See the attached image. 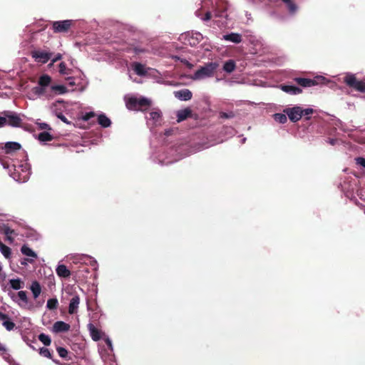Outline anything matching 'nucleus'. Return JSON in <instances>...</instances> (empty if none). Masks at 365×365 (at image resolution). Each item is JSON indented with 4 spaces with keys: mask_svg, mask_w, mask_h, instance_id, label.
Instances as JSON below:
<instances>
[{
    "mask_svg": "<svg viewBox=\"0 0 365 365\" xmlns=\"http://www.w3.org/2000/svg\"><path fill=\"white\" fill-rule=\"evenodd\" d=\"M338 187L344 193L346 197L350 199L355 198L354 192H356L357 195H359V189L356 179L348 177L341 180L338 184Z\"/></svg>",
    "mask_w": 365,
    "mask_h": 365,
    "instance_id": "nucleus-1",
    "label": "nucleus"
},
{
    "mask_svg": "<svg viewBox=\"0 0 365 365\" xmlns=\"http://www.w3.org/2000/svg\"><path fill=\"white\" fill-rule=\"evenodd\" d=\"M52 78L48 74L41 75L38 81V86L33 87L30 91V95L33 98L44 96L46 93V88L51 83Z\"/></svg>",
    "mask_w": 365,
    "mask_h": 365,
    "instance_id": "nucleus-2",
    "label": "nucleus"
},
{
    "mask_svg": "<svg viewBox=\"0 0 365 365\" xmlns=\"http://www.w3.org/2000/svg\"><path fill=\"white\" fill-rule=\"evenodd\" d=\"M294 81L302 87L309 88L317 85H325L328 84L330 81L327 78L319 76L314 78H295Z\"/></svg>",
    "mask_w": 365,
    "mask_h": 365,
    "instance_id": "nucleus-3",
    "label": "nucleus"
},
{
    "mask_svg": "<svg viewBox=\"0 0 365 365\" xmlns=\"http://www.w3.org/2000/svg\"><path fill=\"white\" fill-rule=\"evenodd\" d=\"M218 67V64L215 62H211L202 66L200 68L197 70L192 77L195 80L202 79L207 77H210L213 75L214 72Z\"/></svg>",
    "mask_w": 365,
    "mask_h": 365,
    "instance_id": "nucleus-4",
    "label": "nucleus"
},
{
    "mask_svg": "<svg viewBox=\"0 0 365 365\" xmlns=\"http://www.w3.org/2000/svg\"><path fill=\"white\" fill-rule=\"evenodd\" d=\"M344 81L347 86L360 92H365V81H359L354 74L347 73Z\"/></svg>",
    "mask_w": 365,
    "mask_h": 365,
    "instance_id": "nucleus-5",
    "label": "nucleus"
},
{
    "mask_svg": "<svg viewBox=\"0 0 365 365\" xmlns=\"http://www.w3.org/2000/svg\"><path fill=\"white\" fill-rule=\"evenodd\" d=\"M13 301L16 302L21 308L31 309L32 305L29 306V299L26 292L19 291L16 294L14 293L9 294Z\"/></svg>",
    "mask_w": 365,
    "mask_h": 365,
    "instance_id": "nucleus-6",
    "label": "nucleus"
},
{
    "mask_svg": "<svg viewBox=\"0 0 365 365\" xmlns=\"http://www.w3.org/2000/svg\"><path fill=\"white\" fill-rule=\"evenodd\" d=\"M73 24V20L56 21L53 22L52 29L54 33H66Z\"/></svg>",
    "mask_w": 365,
    "mask_h": 365,
    "instance_id": "nucleus-7",
    "label": "nucleus"
},
{
    "mask_svg": "<svg viewBox=\"0 0 365 365\" xmlns=\"http://www.w3.org/2000/svg\"><path fill=\"white\" fill-rule=\"evenodd\" d=\"M3 114L6 118V125L12 127H21L22 119L19 114L11 111H4Z\"/></svg>",
    "mask_w": 365,
    "mask_h": 365,
    "instance_id": "nucleus-8",
    "label": "nucleus"
},
{
    "mask_svg": "<svg viewBox=\"0 0 365 365\" xmlns=\"http://www.w3.org/2000/svg\"><path fill=\"white\" fill-rule=\"evenodd\" d=\"M4 168L9 169V172L10 175L16 180L20 181L21 180H25L26 178L28 176V173H26L22 178H21V174L19 170V169L21 168V170L24 172L23 167L24 165H19L18 167V169H16V167L14 165H12L11 166H9L6 163H3Z\"/></svg>",
    "mask_w": 365,
    "mask_h": 365,
    "instance_id": "nucleus-9",
    "label": "nucleus"
},
{
    "mask_svg": "<svg viewBox=\"0 0 365 365\" xmlns=\"http://www.w3.org/2000/svg\"><path fill=\"white\" fill-rule=\"evenodd\" d=\"M284 112L287 115L289 119L292 122H297L302 117V108L294 106L284 109Z\"/></svg>",
    "mask_w": 365,
    "mask_h": 365,
    "instance_id": "nucleus-10",
    "label": "nucleus"
},
{
    "mask_svg": "<svg viewBox=\"0 0 365 365\" xmlns=\"http://www.w3.org/2000/svg\"><path fill=\"white\" fill-rule=\"evenodd\" d=\"M31 54L36 62L41 63H47L52 56L51 53L43 51H33Z\"/></svg>",
    "mask_w": 365,
    "mask_h": 365,
    "instance_id": "nucleus-11",
    "label": "nucleus"
},
{
    "mask_svg": "<svg viewBox=\"0 0 365 365\" xmlns=\"http://www.w3.org/2000/svg\"><path fill=\"white\" fill-rule=\"evenodd\" d=\"M174 96L175 98L181 101H189L192 98V93L190 90L185 88L175 91Z\"/></svg>",
    "mask_w": 365,
    "mask_h": 365,
    "instance_id": "nucleus-12",
    "label": "nucleus"
},
{
    "mask_svg": "<svg viewBox=\"0 0 365 365\" xmlns=\"http://www.w3.org/2000/svg\"><path fill=\"white\" fill-rule=\"evenodd\" d=\"M71 327L68 324L62 321H58L53 325V331L55 333L66 332Z\"/></svg>",
    "mask_w": 365,
    "mask_h": 365,
    "instance_id": "nucleus-13",
    "label": "nucleus"
},
{
    "mask_svg": "<svg viewBox=\"0 0 365 365\" xmlns=\"http://www.w3.org/2000/svg\"><path fill=\"white\" fill-rule=\"evenodd\" d=\"M21 148V145L16 142H7L3 149L5 153L12 154L13 153L19 150Z\"/></svg>",
    "mask_w": 365,
    "mask_h": 365,
    "instance_id": "nucleus-14",
    "label": "nucleus"
},
{
    "mask_svg": "<svg viewBox=\"0 0 365 365\" xmlns=\"http://www.w3.org/2000/svg\"><path fill=\"white\" fill-rule=\"evenodd\" d=\"M80 304V297L78 295L73 296L69 303L68 313L73 314L78 312V305Z\"/></svg>",
    "mask_w": 365,
    "mask_h": 365,
    "instance_id": "nucleus-15",
    "label": "nucleus"
},
{
    "mask_svg": "<svg viewBox=\"0 0 365 365\" xmlns=\"http://www.w3.org/2000/svg\"><path fill=\"white\" fill-rule=\"evenodd\" d=\"M88 329L93 341H97L101 339V331L96 328L94 324L89 323L88 324Z\"/></svg>",
    "mask_w": 365,
    "mask_h": 365,
    "instance_id": "nucleus-16",
    "label": "nucleus"
},
{
    "mask_svg": "<svg viewBox=\"0 0 365 365\" xmlns=\"http://www.w3.org/2000/svg\"><path fill=\"white\" fill-rule=\"evenodd\" d=\"M280 88L284 92L291 95H297L302 91L301 88L292 85H282Z\"/></svg>",
    "mask_w": 365,
    "mask_h": 365,
    "instance_id": "nucleus-17",
    "label": "nucleus"
},
{
    "mask_svg": "<svg viewBox=\"0 0 365 365\" xmlns=\"http://www.w3.org/2000/svg\"><path fill=\"white\" fill-rule=\"evenodd\" d=\"M132 66H133V71H135V73L137 75H138L140 76H144L147 75L148 71L143 64H142L140 63L135 62L133 63Z\"/></svg>",
    "mask_w": 365,
    "mask_h": 365,
    "instance_id": "nucleus-18",
    "label": "nucleus"
},
{
    "mask_svg": "<svg viewBox=\"0 0 365 365\" xmlns=\"http://www.w3.org/2000/svg\"><path fill=\"white\" fill-rule=\"evenodd\" d=\"M56 272L60 277L68 278L71 276V271L64 264L58 265Z\"/></svg>",
    "mask_w": 365,
    "mask_h": 365,
    "instance_id": "nucleus-19",
    "label": "nucleus"
},
{
    "mask_svg": "<svg viewBox=\"0 0 365 365\" xmlns=\"http://www.w3.org/2000/svg\"><path fill=\"white\" fill-rule=\"evenodd\" d=\"M192 115V110L189 108H186L185 109L180 110L178 111L177 113V121L178 123L182 122L186 120L187 118L190 117Z\"/></svg>",
    "mask_w": 365,
    "mask_h": 365,
    "instance_id": "nucleus-20",
    "label": "nucleus"
},
{
    "mask_svg": "<svg viewBox=\"0 0 365 365\" xmlns=\"http://www.w3.org/2000/svg\"><path fill=\"white\" fill-rule=\"evenodd\" d=\"M149 119L153 120V123L157 124H160L161 120H162V113L160 110H155L152 111L149 113Z\"/></svg>",
    "mask_w": 365,
    "mask_h": 365,
    "instance_id": "nucleus-21",
    "label": "nucleus"
},
{
    "mask_svg": "<svg viewBox=\"0 0 365 365\" xmlns=\"http://www.w3.org/2000/svg\"><path fill=\"white\" fill-rule=\"evenodd\" d=\"M98 123L103 128H108L111 125V120L103 113L98 116Z\"/></svg>",
    "mask_w": 365,
    "mask_h": 365,
    "instance_id": "nucleus-22",
    "label": "nucleus"
},
{
    "mask_svg": "<svg viewBox=\"0 0 365 365\" xmlns=\"http://www.w3.org/2000/svg\"><path fill=\"white\" fill-rule=\"evenodd\" d=\"M126 107L129 110H138V98L135 97L129 98L126 102Z\"/></svg>",
    "mask_w": 365,
    "mask_h": 365,
    "instance_id": "nucleus-23",
    "label": "nucleus"
},
{
    "mask_svg": "<svg viewBox=\"0 0 365 365\" xmlns=\"http://www.w3.org/2000/svg\"><path fill=\"white\" fill-rule=\"evenodd\" d=\"M31 290L33 293L34 297L36 299L41 292L40 284L37 281L33 282L31 286Z\"/></svg>",
    "mask_w": 365,
    "mask_h": 365,
    "instance_id": "nucleus-24",
    "label": "nucleus"
},
{
    "mask_svg": "<svg viewBox=\"0 0 365 365\" xmlns=\"http://www.w3.org/2000/svg\"><path fill=\"white\" fill-rule=\"evenodd\" d=\"M282 1L287 5L289 12L291 14H294L297 11V6L292 0H282Z\"/></svg>",
    "mask_w": 365,
    "mask_h": 365,
    "instance_id": "nucleus-25",
    "label": "nucleus"
},
{
    "mask_svg": "<svg viewBox=\"0 0 365 365\" xmlns=\"http://www.w3.org/2000/svg\"><path fill=\"white\" fill-rule=\"evenodd\" d=\"M21 252L24 255H26V256H29V257H34V258H36L37 257V255L30 247H29L26 245H24L21 247Z\"/></svg>",
    "mask_w": 365,
    "mask_h": 365,
    "instance_id": "nucleus-26",
    "label": "nucleus"
},
{
    "mask_svg": "<svg viewBox=\"0 0 365 365\" xmlns=\"http://www.w3.org/2000/svg\"><path fill=\"white\" fill-rule=\"evenodd\" d=\"M9 284L12 289L19 290L23 287L24 283L20 279H12L9 280Z\"/></svg>",
    "mask_w": 365,
    "mask_h": 365,
    "instance_id": "nucleus-27",
    "label": "nucleus"
},
{
    "mask_svg": "<svg viewBox=\"0 0 365 365\" xmlns=\"http://www.w3.org/2000/svg\"><path fill=\"white\" fill-rule=\"evenodd\" d=\"M0 251L2 253V255L6 258H9L11 257V248L4 245L2 242L0 241Z\"/></svg>",
    "mask_w": 365,
    "mask_h": 365,
    "instance_id": "nucleus-28",
    "label": "nucleus"
},
{
    "mask_svg": "<svg viewBox=\"0 0 365 365\" xmlns=\"http://www.w3.org/2000/svg\"><path fill=\"white\" fill-rule=\"evenodd\" d=\"M58 68H59V73L61 75H70V74H72L73 73V70L71 69V68H68L66 67V64L64 63V62H61L59 66H58Z\"/></svg>",
    "mask_w": 365,
    "mask_h": 365,
    "instance_id": "nucleus-29",
    "label": "nucleus"
},
{
    "mask_svg": "<svg viewBox=\"0 0 365 365\" xmlns=\"http://www.w3.org/2000/svg\"><path fill=\"white\" fill-rule=\"evenodd\" d=\"M38 139L42 142L51 141L53 139V135L49 133L44 131L38 134Z\"/></svg>",
    "mask_w": 365,
    "mask_h": 365,
    "instance_id": "nucleus-30",
    "label": "nucleus"
},
{
    "mask_svg": "<svg viewBox=\"0 0 365 365\" xmlns=\"http://www.w3.org/2000/svg\"><path fill=\"white\" fill-rule=\"evenodd\" d=\"M51 90L54 92H57L59 94H64L68 92V89L65 86L63 85H54L51 86Z\"/></svg>",
    "mask_w": 365,
    "mask_h": 365,
    "instance_id": "nucleus-31",
    "label": "nucleus"
},
{
    "mask_svg": "<svg viewBox=\"0 0 365 365\" xmlns=\"http://www.w3.org/2000/svg\"><path fill=\"white\" fill-rule=\"evenodd\" d=\"M287 115L285 113H275L273 115V118L276 122L284 124L287 120Z\"/></svg>",
    "mask_w": 365,
    "mask_h": 365,
    "instance_id": "nucleus-32",
    "label": "nucleus"
},
{
    "mask_svg": "<svg viewBox=\"0 0 365 365\" xmlns=\"http://www.w3.org/2000/svg\"><path fill=\"white\" fill-rule=\"evenodd\" d=\"M242 41V36L237 33H230V42L239 43Z\"/></svg>",
    "mask_w": 365,
    "mask_h": 365,
    "instance_id": "nucleus-33",
    "label": "nucleus"
},
{
    "mask_svg": "<svg viewBox=\"0 0 365 365\" xmlns=\"http://www.w3.org/2000/svg\"><path fill=\"white\" fill-rule=\"evenodd\" d=\"M150 101L145 98H138V110L141 108H147L150 106Z\"/></svg>",
    "mask_w": 365,
    "mask_h": 365,
    "instance_id": "nucleus-34",
    "label": "nucleus"
},
{
    "mask_svg": "<svg viewBox=\"0 0 365 365\" xmlns=\"http://www.w3.org/2000/svg\"><path fill=\"white\" fill-rule=\"evenodd\" d=\"M58 305V302L56 298L49 299L47 301L46 307L48 309H51V310L56 309H57Z\"/></svg>",
    "mask_w": 365,
    "mask_h": 365,
    "instance_id": "nucleus-35",
    "label": "nucleus"
},
{
    "mask_svg": "<svg viewBox=\"0 0 365 365\" xmlns=\"http://www.w3.org/2000/svg\"><path fill=\"white\" fill-rule=\"evenodd\" d=\"M38 339L45 345L49 346L51 343V339L48 335L41 333L38 335Z\"/></svg>",
    "mask_w": 365,
    "mask_h": 365,
    "instance_id": "nucleus-36",
    "label": "nucleus"
},
{
    "mask_svg": "<svg viewBox=\"0 0 365 365\" xmlns=\"http://www.w3.org/2000/svg\"><path fill=\"white\" fill-rule=\"evenodd\" d=\"M2 325L5 327L7 331H11L16 327V324L11 321V319L3 322Z\"/></svg>",
    "mask_w": 365,
    "mask_h": 365,
    "instance_id": "nucleus-37",
    "label": "nucleus"
},
{
    "mask_svg": "<svg viewBox=\"0 0 365 365\" xmlns=\"http://www.w3.org/2000/svg\"><path fill=\"white\" fill-rule=\"evenodd\" d=\"M39 354L46 358L52 359V354L50 350L47 348L42 347L39 349Z\"/></svg>",
    "mask_w": 365,
    "mask_h": 365,
    "instance_id": "nucleus-38",
    "label": "nucleus"
},
{
    "mask_svg": "<svg viewBox=\"0 0 365 365\" xmlns=\"http://www.w3.org/2000/svg\"><path fill=\"white\" fill-rule=\"evenodd\" d=\"M56 350H57L58 355L61 358L66 359L67 357L68 351L65 348L59 346L56 349Z\"/></svg>",
    "mask_w": 365,
    "mask_h": 365,
    "instance_id": "nucleus-39",
    "label": "nucleus"
},
{
    "mask_svg": "<svg viewBox=\"0 0 365 365\" xmlns=\"http://www.w3.org/2000/svg\"><path fill=\"white\" fill-rule=\"evenodd\" d=\"M128 52L129 51H133L135 54H140L142 53H145L146 51L145 48H139V47H134V48H128Z\"/></svg>",
    "mask_w": 365,
    "mask_h": 365,
    "instance_id": "nucleus-40",
    "label": "nucleus"
},
{
    "mask_svg": "<svg viewBox=\"0 0 365 365\" xmlns=\"http://www.w3.org/2000/svg\"><path fill=\"white\" fill-rule=\"evenodd\" d=\"M56 116L63 123L70 125L71 123L66 118V116L62 113H57Z\"/></svg>",
    "mask_w": 365,
    "mask_h": 365,
    "instance_id": "nucleus-41",
    "label": "nucleus"
},
{
    "mask_svg": "<svg viewBox=\"0 0 365 365\" xmlns=\"http://www.w3.org/2000/svg\"><path fill=\"white\" fill-rule=\"evenodd\" d=\"M356 163L358 165L365 168V158L359 157L356 158Z\"/></svg>",
    "mask_w": 365,
    "mask_h": 365,
    "instance_id": "nucleus-42",
    "label": "nucleus"
},
{
    "mask_svg": "<svg viewBox=\"0 0 365 365\" xmlns=\"http://www.w3.org/2000/svg\"><path fill=\"white\" fill-rule=\"evenodd\" d=\"M313 113V109L312 108H305V109H303L302 108V116H309V115L312 114Z\"/></svg>",
    "mask_w": 365,
    "mask_h": 365,
    "instance_id": "nucleus-43",
    "label": "nucleus"
},
{
    "mask_svg": "<svg viewBox=\"0 0 365 365\" xmlns=\"http://www.w3.org/2000/svg\"><path fill=\"white\" fill-rule=\"evenodd\" d=\"M66 79L68 81V85L70 86H73L76 84L74 81L75 78L73 76H69V77L66 78Z\"/></svg>",
    "mask_w": 365,
    "mask_h": 365,
    "instance_id": "nucleus-44",
    "label": "nucleus"
},
{
    "mask_svg": "<svg viewBox=\"0 0 365 365\" xmlns=\"http://www.w3.org/2000/svg\"><path fill=\"white\" fill-rule=\"evenodd\" d=\"M188 43L191 46H195L196 45L197 43H198L197 41L194 39V34H192L191 37L190 39H188Z\"/></svg>",
    "mask_w": 365,
    "mask_h": 365,
    "instance_id": "nucleus-45",
    "label": "nucleus"
},
{
    "mask_svg": "<svg viewBox=\"0 0 365 365\" xmlns=\"http://www.w3.org/2000/svg\"><path fill=\"white\" fill-rule=\"evenodd\" d=\"M9 319H10L9 315L0 312V320L4 322Z\"/></svg>",
    "mask_w": 365,
    "mask_h": 365,
    "instance_id": "nucleus-46",
    "label": "nucleus"
},
{
    "mask_svg": "<svg viewBox=\"0 0 365 365\" xmlns=\"http://www.w3.org/2000/svg\"><path fill=\"white\" fill-rule=\"evenodd\" d=\"M94 115H95V113L93 112H89L85 115V116L83 117V119L85 120H88L91 118L93 117Z\"/></svg>",
    "mask_w": 365,
    "mask_h": 365,
    "instance_id": "nucleus-47",
    "label": "nucleus"
},
{
    "mask_svg": "<svg viewBox=\"0 0 365 365\" xmlns=\"http://www.w3.org/2000/svg\"><path fill=\"white\" fill-rule=\"evenodd\" d=\"M194 34V39L197 40L199 43L202 39V36L200 33H195Z\"/></svg>",
    "mask_w": 365,
    "mask_h": 365,
    "instance_id": "nucleus-48",
    "label": "nucleus"
},
{
    "mask_svg": "<svg viewBox=\"0 0 365 365\" xmlns=\"http://www.w3.org/2000/svg\"><path fill=\"white\" fill-rule=\"evenodd\" d=\"M235 69V63L234 61L230 60V73Z\"/></svg>",
    "mask_w": 365,
    "mask_h": 365,
    "instance_id": "nucleus-49",
    "label": "nucleus"
},
{
    "mask_svg": "<svg viewBox=\"0 0 365 365\" xmlns=\"http://www.w3.org/2000/svg\"><path fill=\"white\" fill-rule=\"evenodd\" d=\"M327 143H329L331 145H335L338 143V140L334 138H329L327 140Z\"/></svg>",
    "mask_w": 365,
    "mask_h": 365,
    "instance_id": "nucleus-50",
    "label": "nucleus"
},
{
    "mask_svg": "<svg viewBox=\"0 0 365 365\" xmlns=\"http://www.w3.org/2000/svg\"><path fill=\"white\" fill-rule=\"evenodd\" d=\"M62 58V55L61 53H58L53 59H52V64L56 63V61L61 60Z\"/></svg>",
    "mask_w": 365,
    "mask_h": 365,
    "instance_id": "nucleus-51",
    "label": "nucleus"
},
{
    "mask_svg": "<svg viewBox=\"0 0 365 365\" xmlns=\"http://www.w3.org/2000/svg\"><path fill=\"white\" fill-rule=\"evenodd\" d=\"M6 118H5V115L0 116V128L6 125Z\"/></svg>",
    "mask_w": 365,
    "mask_h": 365,
    "instance_id": "nucleus-52",
    "label": "nucleus"
},
{
    "mask_svg": "<svg viewBox=\"0 0 365 365\" xmlns=\"http://www.w3.org/2000/svg\"><path fill=\"white\" fill-rule=\"evenodd\" d=\"M40 128L41 129L51 130V127L47 123H43L40 124Z\"/></svg>",
    "mask_w": 365,
    "mask_h": 365,
    "instance_id": "nucleus-53",
    "label": "nucleus"
},
{
    "mask_svg": "<svg viewBox=\"0 0 365 365\" xmlns=\"http://www.w3.org/2000/svg\"><path fill=\"white\" fill-rule=\"evenodd\" d=\"M210 19H211V14H210V12H207L205 14V16L202 18V20L207 21V20H210Z\"/></svg>",
    "mask_w": 365,
    "mask_h": 365,
    "instance_id": "nucleus-54",
    "label": "nucleus"
},
{
    "mask_svg": "<svg viewBox=\"0 0 365 365\" xmlns=\"http://www.w3.org/2000/svg\"><path fill=\"white\" fill-rule=\"evenodd\" d=\"M5 232V234H6L7 236H9V235H10L13 234V233L14 232V230H11V229H10V228H9V227H8V228H6V229L5 230V232Z\"/></svg>",
    "mask_w": 365,
    "mask_h": 365,
    "instance_id": "nucleus-55",
    "label": "nucleus"
},
{
    "mask_svg": "<svg viewBox=\"0 0 365 365\" xmlns=\"http://www.w3.org/2000/svg\"><path fill=\"white\" fill-rule=\"evenodd\" d=\"M223 70L225 72H228V61H225V63L223 64Z\"/></svg>",
    "mask_w": 365,
    "mask_h": 365,
    "instance_id": "nucleus-56",
    "label": "nucleus"
},
{
    "mask_svg": "<svg viewBox=\"0 0 365 365\" xmlns=\"http://www.w3.org/2000/svg\"><path fill=\"white\" fill-rule=\"evenodd\" d=\"M250 41L252 43H255L257 40L255 36H251Z\"/></svg>",
    "mask_w": 365,
    "mask_h": 365,
    "instance_id": "nucleus-57",
    "label": "nucleus"
},
{
    "mask_svg": "<svg viewBox=\"0 0 365 365\" xmlns=\"http://www.w3.org/2000/svg\"><path fill=\"white\" fill-rule=\"evenodd\" d=\"M220 115H221V117H222V118H228V114L227 113H221Z\"/></svg>",
    "mask_w": 365,
    "mask_h": 365,
    "instance_id": "nucleus-58",
    "label": "nucleus"
},
{
    "mask_svg": "<svg viewBox=\"0 0 365 365\" xmlns=\"http://www.w3.org/2000/svg\"><path fill=\"white\" fill-rule=\"evenodd\" d=\"M223 38L225 39V40H228L229 38V36H228V34H226L223 36Z\"/></svg>",
    "mask_w": 365,
    "mask_h": 365,
    "instance_id": "nucleus-59",
    "label": "nucleus"
},
{
    "mask_svg": "<svg viewBox=\"0 0 365 365\" xmlns=\"http://www.w3.org/2000/svg\"><path fill=\"white\" fill-rule=\"evenodd\" d=\"M106 343L109 346H111V341L109 339L106 341Z\"/></svg>",
    "mask_w": 365,
    "mask_h": 365,
    "instance_id": "nucleus-60",
    "label": "nucleus"
},
{
    "mask_svg": "<svg viewBox=\"0 0 365 365\" xmlns=\"http://www.w3.org/2000/svg\"><path fill=\"white\" fill-rule=\"evenodd\" d=\"M106 343L109 346H111V341L109 339L106 341Z\"/></svg>",
    "mask_w": 365,
    "mask_h": 365,
    "instance_id": "nucleus-61",
    "label": "nucleus"
},
{
    "mask_svg": "<svg viewBox=\"0 0 365 365\" xmlns=\"http://www.w3.org/2000/svg\"><path fill=\"white\" fill-rule=\"evenodd\" d=\"M245 140H246V138H242V143H244L245 142Z\"/></svg>",
    "mask_w": 365,
    "mask_h": 365,
    "instance_id": "nucleus-62",
    "label": "nucleus"
},
{
    "mask_svg": "<svg viewBox=\"0 0 365 365\" xmlns=\"http://www.w3.org/2000/svg\"><path fill=\"white\" fill-rule=\"evenodd\" d=\"M27 261L30 262H32L33 260L32 259H26Z\"/></svg>",
    "mask_w": 365,
    "mask_h": 365,
    "instance_id": "nucleus-63",
    "label": "nucleus"
},
{
    "mask_svg": "<svg viewBox=\"0 0 365 365\" xmlns=\"http://www.w3.org/2000/svg\"><path fill=\"white\" fill-rule=\"evenodd\" d=\"M53 362L56 363V364H58V362L56 360H53Z\"/></svg>",
    "mask_w": 365,
    "mask_h": 365,
    "instance_id": "nucleus-64",
    "label": "nucleus"
}]
</instances>
